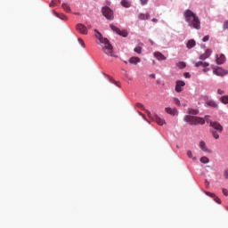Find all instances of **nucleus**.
<instances>
[{
  "label": "nucleus",
  "mask_w": 228,
  "mask_h": 228,
  "mask_svg": "<svg viewBox=\"0 0 228 228\" xmlns=\"http://www.w3.org/2000/svg\"><path fill=\"white\" fill-rule=\"evenodd\" d=\"M183 15L190 28H193L194 29H200V20L197 14L192 12L191 10H186Z\"/></svg>",
  "instance_id": "obj_1"
},
{
  "label": "nucleus",
  "mask_w": 228,
  "mask_h": 228,
  "mask_svg": "<svg viewBox=\"0 0 228 228\" xmlns=\"http://www.w3.org/2000/svg\"><path fill=\"white\" fill-rule=\"evenodd\" d=\"M96 32L95 37L99 40L102 45V49L103 53L107 54V56H113V46L110 44V40L108 38L102 37V34H101L97 29L94 30Z\"/></svg>",
  "instance_id": "obj_2"
},
{
  "label": "nucleus",
  "mask_w": 228,
  "mask_h": 228,
  "mask_svg": "<svg viewBox=\"0 0 228 228\" xmlns=\"http://www.w3.org/2000/svg\"><path fill=\"white\" fill-rule=\"evenodd\" d=\"M184 121L187 122L189 126H204V124H206L204 118L191 115H186L184 117Z\"/></svg>",
  "instance_id": "obj_3"
},
{
  "label": "nucleus",
  "mask_w": 228,
  "mask_h": 228,
  "mask_svg": "<svg viewBox=\"0 0 228 228\" xmlns=\"http://www.w3.org/2000/svg\"><path fill=\"white\" fill-rule=\"evenodd\" d=\"M102 13L108 19V20H113L115 18L113 16V11L108 6H105L102 9Z\"/></svg>",
  "instance_id": "obj_4"
},
{
  "label": "nucleus",
  "mask_w": 228,
  "mask_h": 228,
  "mask_svg": "<svg viewBox=\"0 0 228 228\" xmlns=\"http://www.w3.org/2000/svg\"><path fill=\"white\" fill-rule=\"evenodd\" d=\"M110 28L114 31V33H117V35H119V37H123L124 38H126L128 35L126 30H120V28L115 27V25H112V24L110 25Z\"/></svg>",
  "instance_id": "obj_5"
},
{
  "label": "nucleus",
  "mask_w": 228,
  "mask_h": 228,
  "mask_svg": "<svg viewBox=\"0 0 228 228\" xmlns=\"http://www.w3.org/2000/svg\"><path fill=\"white\" fill-rule=\"evenodd\" d=\"M185 86H186V83H184V81L177 80L175 82V92H177V94H181V92H183Z\"/></svg>",
  "instance_id": "obj_6"
},
{
  "label": "nucleus",
  "mask_w": 228,
  "mask_h": 228,
  "mask_svg": "<svg viewBox=\"0 0 228 228\" xmlns=\"http://www.w3.org/2000/svg\"><path fill=\"white\" fill-rule=\"evenodd\" d=\"M210 127H213L218 133H222V131L224 130L222 125H220V123L216 121H210Z\"/></svg>",
  "instance_id": "obj_7"
},
{
  "label": "nucleus",
  "mask_w": 228,
  "mask_h": 228,
  "mask_svg": "<svg viewBox=\"0 0 228 228\" xmlns=\"http://www.w3.org/2000/svg\"><path fill=\"white\" fill-rule=\"evenodd\" d=\"M213 74H215L216 76H221V77H224V76H227L228 74V71L218 67L217 69H215L213 70Z\"/></svg>",
  "instance_id": "obj_8"
},
{
  "label": "nucleus",
  "mask_w": 228,
  "mask_h": 228,
  "mask_svg": "<svg viewBox=\"0 0 228 228\" xmlns=\"http://www.w3.org/2000/svg\"><path fill=\"white\" fill-rule=\"evenodd\" d=\"M165 111L166 113H167V115H171L172 117H175V115H179V111L175 108L172 109L170 107H167L165 108Z\"/></svg>",
  "instance_id": "obj_9"
},
{
  "label": "nucleus",
  "mask_w": 228,
  "mask_h": 228,
  "mask_svg": "<svg viewBox=\"0 0 228 228\" xmlns=\"http://www.w3.org/2000/svg\"><path fill=\"white\" fill-rule=\"evenodd\" d=\"M77 30L79 31L82 35H87L88 34V29L86 27L81 23L77 25Z\"/></svg>",
  "instance_id": "obj_10"
},
{
  "label": "nucleus",
  "mask_w": 228,
  "mask_h": 228,
  "mask_svg": "<svg viewBox=\"0 0 228 228\" xmlns=\"http://www.w3.org/2000/svg\"><path fill=\"white\" fill-rule=\"evenodd\" d=\"M152 118L154 122H156V124H158L159 126H164V124H166L165 119L159 118L158 114H155Z\"/></svg>",
  "instance_id": "obj_11"
},
{
  "label": "nucleus",
  "mask_w": 228,
  "mask_h": 228,
  "mask_svg": "<svg viewBox=\"0 0 228 228\" xmlns=\"http://www.w3.org/2000/svg\"><path fill=\"white\" fill-rule=\"evenodd\" d=\"M153 55H154V58L159 60V61H165V60H167V57L163 55V53H161L160 52H156L154 53Z\"/></svg>",
  "instance_id": "obj_12"
},
{
  "label": "nucleus",
  "mask_w": 228,
  "mask_h": 228,
  "mask_svg": "<svg viewBox=\"0 0 228 228\" xmlns=\"http://www.w3.org/2000/svg\"><path fill=\"white\" fill-rule=\"evenodd\" d=\"M225 55L224 53H221V55L218 57V55H216V63L217 65H224V63H225Z\"/></svg>",
  "instance_id": "obj_13"
},
{
  "label": "nucleus",
  "mask_w": 228,
  "mask_h": 228,
  "mask_svg": "<svg viewBox=\"0 0 228 228\" xmlns=\"http://www.w3.org/2000/svg\"><path fill=\"white\" fill-rule=\"evenodd\" d=\"M200 149H201V151H203V152H207L208 154H211V152H213L211 148L208 147V145L206 143H200Z\"/></svg>",
  "instance_id": "obj_14"
},
{
  "label": "nucleus",
  "mask_w": 228,
  "mask_h": 228,
  "mask_svg": "<svg viewBox=\"0 0 228 228\" xmlns=\"http://www.w3.org/2000/svg\"><path fill=\"white\" fill-rule=\"evenodd\" d=\"M212 53L213 52L210 49H207L206 52L200 56V60H208Z\"/></svg>",
  "instance_id": "obj_15"
},
{
  "label": "nucleus",
  "mask_w": 228,
  "mask_h": 228,
  "mask_svg": "<svg viewBox=\"0 0 228 228\" xmlns=\"http://www.w3.org/2000/svg\"><path fill=\"white\" fill-rule=\"evenodd\" d=\"M205 193L206 195H208V197H211L212 199H214L215 202H216L217 204H221L222 201L219 200L218 197H216V195H215V193L209 191H206Z\"/></svg>",
  "instance_id": "obj_16"
},
{
  "label": "nucleus",
  "mask_w": 228,
  "mask_h": 228,
  "mask_svg": "<svg viewBox=\"0 0 228 228\" xmlns=\"http://www.w3.org/2000/svg\"><path fill=\"white\" fill-rule=\"evenodd\" d=\"M140 61H142L140 57H132L129 59V63H131V65H137Z\"/></svg>",
  "instance_id": "obj_17"
},
{
  "label": "nucleus",
  "mask_w": 228,
  "mask_h": 228,
  "mask_svg": "<svg viewBox=\"0 0 228 228\" xmlns=\"http://www.w3.org/2000/svg\"><path fill=\"white\" fill-rule=\"evenodd\" d=\"M138 19L140 20H149V19H151V14L149 13H140L139 16H138Z\"/></svg>",
  "instance_id": "obj_18"
},
{
  "label": "nucleus",
  "mask_w": 228,
  "mask_h": 228,
  "mask_svg": "<svg viewBox=\"0 0 228 228\" xmlns=\"http://www.w3.org/2000/svg\"><path fill=\"white\" fill-rule=\"evenodd\" d=\"M207 106H209L210 108H218V104L213 100H208L206 102Z\"/></svg>",
  "instance_id": "obj_19"
},
{
  "label": "nucleus",
  "mask_w": 228,
  "mask_h": 228,
  "mask_svg": "<svg viewBox=\"0 0 228 228\" xmlns=\"http://www.w3.org/2000/svg\"><path fill=\"white\" fill-rule=\"evenodd\" d=\"M195 45H196V42L193 39L189 40L186 44L187 49H193V47H195Z\"/></svg>",
  "instance_id": "obj_20"
},
{
  "label": "nucleus",
  "mask_w": 228,
  "mask_h": 228,
  "mask_svg": "<svg viewBox=\"0 0 228 228\" xmlns=\"http://www.w3.org/2000/svg\"><path fill=\"white\" fill-rule=\"evenodd\" d=\"M195 67H203L204 69H206V67H209V62L198 61L195 63Z\"/></svg>",
  "instance_id": "obj_21"
},
{
  "label": "nucleus",
  "mask_w": 228,
  "mask_h": 228,
  "mask_svg": "<svg viewBox=\"0 0 228 228\" xmlns=\"http://www.w3.org/2000/svg\"><path fill=\"white\" fill-rule=\"evenodd\" d=\"M121 6H124V8H131V3L127 0H122Z\"/></svg>",
  "instance_id": "obj_22"
},
{
  "label": "nucleus",
  "mask_w": 228,
  "mask_h": 228,
  "mask_svg": "<svg viewBox=\"0 0 228 228\" xmlns=\"http://www.w3.org/2000/svg\"><path fill=\"white\" fill-rule=\"evenodd\" d=\"M54 15L58 17V19H61V20H67V16L63 13H58L56 12H53Z\"/></svg>",
  "instance_id": "obj_23"
},
{
  "label": "nucleus",
  "mask_w": 228,
  "mask_h": 228,
  "mask_svg": "<svg viewBox=\"0 0 228 228\" xmlns=\"http://www.w3.org/2000/svg\"><path fill=\"white\" fill-rule=\"evenodd\" d=\"M189 115H199V110L197 109H188Z\"/></svg>",
  "instance_id": "obj_24"
},
{
  "label": "nucleus",
  "mask_w": 228,
  "mask_h": 228,
  "mask_svg": "<svg viewBox=\"0 0 228 228\" xmlns=\"http://www.w3.org/2000/svg\"><path fill=\"white\" fill-rule=\"evenodd\" d=\"M62 8L64 11H66L68 13H70V5L69 4H62Z\"/></svg>",
  "instance_id": "obj_25"
},
{
  "label": "nucleus",
  "mask_w": 228,
  "mask_h": 228,
  "mask_svg": "<svg viewBox=\"0 0 228 228\" xmlns=\"http://www.w3.org/2000/svg\"><path fill=\"white\" fill-rule=\"evenodd\" d=\"M176 67H178V69H185L186 68V62L180 61V62L176 63Z\"/></svg>",
  "instance_id": "obj_26"
},
{
  "label": "nucleus",
  "mask_w": 228,
  "mask_h": 228,
  "mask_svg": "<svg viewBox=\"0 0 228 228\" xmlns=\"http://www.w3.org/2000/svg\"><path fill=\"white\" fill-rule=\"evenodd\" d=\"M221 102H223V104H228V95L222 96Z\"/></svg>",
  "instance_id": "obj_27"
},
{
  "label": "nucleus",
  "mask_w": 228,
  "mask_h": 228,
  "mask_svg": "<svg viewBox=\"0 0 228 228\" xmlns=\"http://www.w3.org/2000/svg\"><path fill=\"white\" fill-rule=\"evenodd\" d=\"M134 53H137V54H142V46H136L134 49Z\"/></svg>",
  "instance_id": "obj_28"
},
{
  "label": "nucleus",
  "mask_w": 228,
  "mask_h": 228,
  "mask_svg": "<svg viewBox=\"0 0 228 228\" xmlns=\"http://www.w3.org/2000/svg\"><path fill=\"white\" fill-rule=\"evenodd\" d=\"M173 102L176 106H181V101H179L178 98H173Z\"/></svg>",
  "instance_id": "obj_29"
},
{
  "label": "nucleus",
  "mask_w": 228,
  "mask_h": 228,
  "mask_svg": "<svg viewBox=\"0 0 228 228\" xmlns=\"http://www.w3.org/2000/svg\"><path fill=\"white\" fill-rule=\"evenodd\" d=\"M200 161L201 163H204V164L209 163V159H208V157H201Z\"/></svg>",
  "instance_id": "obj_30"
},
{
  "label": "nucleus",
  "mask_w": 228,
  "mask_h": 228,
  "mask_svg": "<svg viewBox=\"0 0 228 228\" xmlns=\"http://www.w3.org/2000/svg\"><path fill=\"white\" fill-rule=\"evenodd\" d=\"M58 1L60 0H52V2L50 3V7L53 8L56 6V3H58Z\"/></svg>",
  "instance_id": "obj_31"
},
{
  "label": "nucleus",
  "mask_w": 228,
  "mask_h": 228,
  "mask_svg": "<svg viewBox=\"0 0 228 228\" xmlns=\"http://www.w3.org/2000/svg\"><path fill=\"white\" fill-rule=\"evenodd\" d=\"M203 119L205 120V122H207V124H209V126L211 125L212 121L209 119V116H205Z\"/></svg>",
  "instance_id": "obj_32"
},
{
  "label": "nucleus",
  "mask_w": 228,
  "mask_h": 228,
  "mask_svg": "<svg viewBox=\"0 0 228 228\" xmlns=\"http://www.w3.org/2000/svg\"><path fill=\"white\" fill-rule=\"evenodd\" d=\"M212 135L216 140H218V138L220 137V135L216 134V131H212Z\"/></svg>",
  "instance_id": "obj_33"
},
{
  "label": "nucleus",
  "mask_w": 228,
  "mask_h": 228,
  "mask_svg": "<svg viewBox=\"0 0 228 228\" xmlns=\"http://www.w3.org/2000/svg\"><path fill=\"white\" fill-rule=\"evenodd\" d=\"M183 76H184V77H186L187 79H189V78L191 77V75H190L189 72H185V73L183 74Z\"/></svg>",
  "instance_id": "obj_34"
},
{
  "label": "nucleus",
  "mask_w": 228,
  "mask_h": 228,
  "mask_svg": "<svg viewBox=\"0 0 228 228\" xmlns=\"http://www.w3.org/2000/svg\"><path fill=\"white\" fill-rule=\"evenodd\" d=\"M223 28L224 29H228V20L224 21Z\"/></svg>",
  "instance_id": "obj_35"
},
{
  "label": "nucleus",
  "mask_w": 228,
  "mask_h": 228,
  "mask_svg": "<svg viewBox=\"0 0 228 228\" xmlns=\"http://www.w3.org/2000/svg\"><path fill=\"white\" fill-rule=\"evenodd\" d=\"M78 42L82 45V47H85V41H83V39L78 38Z\"/></svg>",
  "instance_id": "obj_36"
},
{
  "label": "nucleus",
  "mask_w": 228,
  "mask_h": 228,
  "mask_svg": "<svg viewBox=\"0 0 228 228\" xmlns=\"http://www.w3.org/2000/svg\"><path fill=\"white\" fill-rule=\"evenodd\" d=\"M141 1V4H142V6H144V4H147V3H149V0H140Z\"/></svg>",
  "instance_id": "obj_37"
},
{
  "label": "nucleus",
  "mask_w": 228,
  "mask_h": 228,
  "mask_svg": "<svg viewBox=\"0 0 228 228\" xmlns=\"http://www.w3.org/2000/svg\"><path fill=\"white\" fill-rule=\"evenodd\" d=\"M209 40V36H205L202 39L203 42H208Z\"/></svg>",
  "instance_id": "obj_38"
},
{
  "label": "nucleus",
  "mask_w": 228,
  "mask_h": 228,
  "mask_svg": "<svg viewBox=\"0 0 228 228\" xmlns=\"http://www.w3.org/2000/svg\"><path fill=\"white\" fill-rule=\"evenodd\" d=\"M223 193L225 195V197H228V191L227 189H223Z\"/></svg>",
  "instance_id": "obj_39"
},
{
  "label": "nucleus",
  "mask_w": 228,
  "mask_h": 228,
  "mask_svg": "<svg viewBox=\"0 0 228 228\" xmlns=\"http://www.w3.org/2000/svg\"><path fill=\"white\" fill-rule=\"evenodd\" d=\"M187 156L188 158H193L192 154H191V151H187Z\"/></svg>",
  "instance_id": "obj_40"
},
{
  "label": "nucleus",
  "mask_w": 228,
  "mask_h": 228,
  "mask_svg": "<svg viewBox=\"0 0 228 228\" xmlns=\"http://www.w3.org/2000/svg\"><path fill=\"white\" fill-rule=\"evenodd\" d=\"M217 94H218L219 95H223L224 91H223V90H221V89H218V90H217Z\"/></svg>",
  "instance_id": "obj_41"
},
{
  "label": "nucleus",
  "mask_w": 228,
  "mask_h": 228,
  "mask_svg": "<svg viewBox=\"0 0 228 228\" xmlns=\"http://www.w3.org/2000/svg\"><path fill=\"white\" fill-rule=\"evenodd\" d=\"M224 175L225 179H228V171H224Z\"/></svg>",
  "instance_id": "obj_42"
},
{
  "label": "nucleus",
  "mask_w": 228,
  "mask_h": 228,
  "mask_svg": "<svg viewBox=\"0 0 228 228\" xmlns=\"http://www.w3.org/2000/svg\"><path fill=\"white\" fill-rule=\"evenodd\" d=\"M150 77H151L152 79H156V74H151Z\"/></svg>",
  "instance_id": "obj_43"
},
{
  "label": "nucleus",
  "mask_w": 228,
  "mask_h": 228,
  "mask_svg": "<svg viewBox=\"0 0 228 228\" xmlns=\"http://www.w3.org/2000/svg\"><path fill=\"white\" fill-rule=\"evenodd\" d=\"M137 108H143V104H142V103H137Z\"/></svg>",
  "instance_id": "obj_44"
},
{
  "label": "nucleus",
  "mask_w": 228,
  "mask_h": 228,
  "mask_svg": "<svg viewBox=\"0 0 228 228\" xmlns=\"http://www.w3.org/2000/svg\"><path fill=\"white\" fill-rule=\"evenodd\" d=\"M151 21L156 23V22H158V19L153 18V19L151 20Z\"/></svg>",
  "instance_id": "obj_45"
},
{
  "label": "nucleus",
  "mask_w": 228,
  "mask_h": 228,
  "mask_svg": "<svg viewBox=\"0 0 228 228\" xmlns=\"http://www.w3.org/2000/svg\"><path fill=\"white\" fill-rule=\"evenodd\" d=\"M124 63L127 64V61H125Z\"/></svg>",
  "instance_id": "obj_46"
},
{
  "label": "nucleus",
  "mask_w": 228,
  "mask_h": 228,
  "mask_svg": "<svg viewBox=\"0 0 228 228\" xmlns=\"http://www.w3.org/2000/svg\"><path fill=\"white\" fill-rule=\"evenodd\" d=\"M208 168H211V166H208Z\"/></svg>",
  "instance_id": "obj_47"
},
{
  "label": "nucleus",
  "mask_w": 228,
  "mask_h": 228,
  "mask_svg": "<svg viewBox=\"0 0 228 228\" xmlns=\"http://www.w3.org/2000/svg\"><path fill=\"white\" fill-rule=\"evenodd\" d=\"M148 115L151 116V112H148Z\"/></svg>",
  "instance_id": "obj_48"
},
{
  "label": "nucleus",
  "mask_w": 228,
  "mask_h": 228,
  "mask_svg": "<svg viewBox=\"0 0 228 228\" xmlns=\"http://www.w3.org/2000/svg\"><path fill=\"white\" fill-rule=\"evenodd\" d=\"M226 209L228 210V207L226 208Z\"/></svg>",
  "instance_id": "obj_49"
}]
</instances>
